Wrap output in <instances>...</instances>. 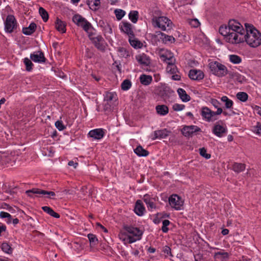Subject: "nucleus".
Here are the masks:
<instances>
[{
	"instance_id": "nucleus-1",
	"label": "nucleus",
	"mask_w": 261,
	"mask_h": 261,
	"mask_svg": "<svg viewBox=\"0 0 261 261\" xmlns=\"http://www.w3.org/2000/svg\"><path fill=\"white\" fill-rule=\"evenodd\" d=\"M245 30L246 29L239 22L230 20L227 25L220 27L219 33L224 37L227 42L231 44H239L243 42Z\"/></svg>"
},
{
	"instance_id": "nucleus-2",
	"label": "nucleus",
	"mask_w": 261,
	"mask_h": 261,
	"mask_svg": "<svg viewBox=\"0 0 261 261\" xmlns=\"http://www.w3.org/2000/svg\"><path fill=\"white\" fill-rule=\"evenodd\" d=\"M246 28L243 42L250 47L255 48L261 45V33L252 24L245 23Z\"/></svg>"
},
{
	"instance_id": "nucleus-3",
	"label": "nucleus",
	"mask_w": 261,
	"mask_h": 261,
	"mask_svg": "<svg viewBox=\"0 0 261 261\" xmlns=\"http://www.w3.org/2000/svg\"><path fill=\"white\" fill-rule=\"evenodd\" d=\"M142 231L137 227L132 226H124L121 230L118 237L124 244H132L141 239Z\"/></svg>"
},
{
	"instance_id": "nucleus-4",
	"label": "nucleus",
	"mask_w": 261,
	"mask_h": 261,
	"mask_svg": "<svg viewBox=\"0 0 261 261\" xmlns=\"http://www.w3.org/2000/svg\"><path fill=\"white\" fill-rule=\"evenodd\" d=\"M152 22L154 27L167 32L171 31L174 26L172 21L166 16L154 17Z\"/></svg>"
},
{
	"instance_id": "nucleus-5",
	"label": "nucleus",
	"mask_w": 261,
	"mask_h": 261,
	"mask_svg": "<svg viewBox=\"0 0 261 261\" xmlns=\"http://www.w3.org/2000/svg\"><path fill=\"white\" fill-rule=\"evenodd\" d=\"M208 67L212 73L218 77L225 76L228 73L227 67L218 61H210Z\"/></svg>"
},
{
	"instance_id": "nucleus-6",
	"label": "nucleus",
	"mask_w": 261,
	"mask_h": 261,
	"mask_svg": "<svg viewBox=\"0 0 261 261\" xmlns=\"http://www.w3.org/2000/svg\"><path fill=\"white\" fill-rule=\"evenodd\" d=\"M72 21L77 26L82 28L87 33H89V31L92 30L91 23L79 14L74 15L72 17Z\"/></svg>"
},
{
	"instance_id": "nucleus-7",
	"label": "nucleus",
	"mask_w": 261,
	"mask_h": 261,
	"mask_svg": "<svg viewBox=\"0 0 261 261\" xmlns=\"http://www.w3.org/2000/svg\"><path fill=\"white\" fill-rule=\"evenodd\" d=\"M169 202L170 205L176 210L181 209L184 204V201L177 195H172L169 198Z\"/></svg>"
},
{
	"instance_id": "nucleus-8",
	"label": "nucleus",
	"mask_w": 261,
	"mask_h": 261,
	"mask_svg": "<svg viewBox=\"0 0 261 261\" xmlns=\"http://www.w3.org/2000/svg\"><path fill=\"white\" fill-rule=\"evenodd\" d=\"M17 28V21L14 16L12 15L7 16L5 22V29L6 32L12 33Z\"/></svg>"
},
{
	"instance_id": "nucleus-9",
	"label": "nucleus",
	"mask_w": 261,
	"mask_h": 261,
	"mask_svg": "<svg viewBox=\"0 0 261 261\" xmlns=\"http://www.w3.org/2000/svg\"><path fill=\"white\" fill-rule=\"evenodd\" d=\"M159 56L161 60L166 62L167 64L175 63V59L174 58L173 54L167 49H161L159 52Z\"/></svg>"
},
{
	"instance_id": "nucleus-10",
	"label": "nucleus",
	"mask_w": 261,
	"mask_h": 261,
	"mask_svg": "<svg viewBox=\"0 0 261 261\" xmlns=\"http://www.w3.org/2000/svg\"><path fill=\"white\" fill-rule=\"evenodd\" d=\"M201 115L203 119L207 122L213 121L217 119L216 118H214V112L206 107L201 108Z\"/></svg>"
},
{
	"instance_id": "nucleus-11",
	"label": "nucleus",
	"mask_w": 261,
	"mask_h": 261,
	"mask_svg": "<svg viewBox=\"0 0 261 261\" xmlns=\"http://www.w3.org/2000/svg\"><path fill=\"white\" fill-rule=\"evenodd\" d=\"M200 131V128L195 125L185 126L181 129L182 134L186 137H191L193 134Z\"/></svg>"
},
{
	"instance_id": "nucleus-12",
	"label": "nucleus",
	"mask_w": 261,
	"mask_h": 261,
	"mask_svg": "<svg viewBox=\"0 0 261 261\" xmlns=\"http://www.w3.org/2000/svg\"><path fill=\"white\" fill-rule=\"evenodd\" d=\"M120 28L122 32L126 34L129 36V38H133L134 37L133 26L130 23L122 21L120 25Z\"/></svg>"
},
{
	"instance_id": "nucleus-13",
	"label": "nucleus",
	"mask_w": 261,
	"mask_h": 261,
	"mask_svg": "<svg viewBox=\"0 0 261 261\" xmlns=\"http://www.w3.org/2000/svg\"><path fill=\"white\" fill-rule=\"evenodd\" d=\"M88 34L90 39L92 41V42L94 44L95 46L98 49H103V47L102 45L103 39L101 36L98 35L95 37L93 36V34L91 32V31H90L89 33H88Z\"/></svg>"
},
{
	"instance_id": "nucleus-14",
	"label": "nucleus",
	"mask_w": 261,
	"mask_h": 261,
	"mask_svg": "<svg viewBox=\"0 0 261 261\" xmlns=\"http://www.w3.org/2000/svg\"><path fill=\"white\" fill-rule=\"evenodd\" d=\"M227 132V128L223 124H220V122H217L213 129V133L218 137H222Z\"/></svg>"
},
{
	"instance_id": "nucleus-15",
	"label": "nucleus",
	"mask_w": 261,
	"mask_h": 261,
	"mask_svg": "<svg viewBox=\"0 0 261 261\" xmlns=\"http://www.w3.org/2000/svg\"><path fill=\"white\" fill-rule=\"evenodd\" d=\"M156 36L160 37V39L164 44H170L175 41V39L172 36L168 35L160 31L156 32Z\"/></svg>"
},
{
	"instance_id": "nucleus-16",
	"label": "nucleus",
	"mask_w": 261,
	"mask_h": 261,
	"mask_svg": "<svg viewBox=\"0 0 261 261\" xmlns=\"http://www.w3.org/2000/svg\"><path fill=\"white\" fill-rule=\"evenodd\" d=\"M30 59L35 62L43 63L45 62L46 59L44 54L41 51H34L30 55Z\"/></svg>"
},
{
	"instance_id": "nucleus-17",
	"label": "nucleus",
	"mask_w": 261,
	"mask_h": 261,
	"mask_svg": "<svg viewBox=\"0 0 261 261\" xmlns=\"http://www.w3.org/2000/svg\"><path fill=\"white\" fill-rule=\"evenodd\" d=\"M135 59L138 63L142 66H148L150 63L149 57L144 53L136 55Z\"/></svg>"
},
{
	"instance_id": "nucleus-18",
	"label": "nucleus",
	"mask_w": 261,
	"mask_h": 261,
	"mask_svg": "<svg viewBox=\"0 0 261 261\" xmlns=\"http://www.w3.org/2000/svg\"><path fill=\"white\" fill-rule=\"evenodd\" d=\"M88 135L89 137L96 140L102 138L105 135L104 130L102 128H97L90 130Z\"/></svg>"
},
{
	"instance_id": "nucleus-19",
	"label": "nucleus",
	"mask_w": 261,
	"mask_h": 261,
	"mask_svg": "<svg viewBox=\"0 0 261 261\" xmlns=\"http://www.w3.org/2000/svg\"><path fill=\"white\" fill-rule=\"evenodd\" d=\"M189 77L193 80H200L204 77V74L200 70L192 69L189 73Z\"/></svg>"
},
{
	"instance_id": "nucleus-20",
	"label": "nucleus",
	"mask_w": 261,
	"mask_h": 261,
	"mask_svg": "<svg viewBox=\"0 0 261 261\" xmlns=\"http://www.w3.org/2000/svg\"><path fill=\"white\" fill-rule=\"evenodd\" d=\"M170 132L166 129H163L154 131L153 133V136L152 138V140H155L156 139H163L165 138L168 136Z\"/></svg>"
},
{
	"instance_id": "nucleus-21",
	"label": "nucleus",
	"mask_w": 261,
	"mask_h": 261,
	"mask_svg": "<svg viewBox=\"0 0 261 261\" xmlns=\"http://www.w3.org/2000/svg\"><path fill=\"white\" fill-rule=\"evenodd\" d=\"M157 114L161 116H165L169 112L168 107L164 105H159L155 107Z\"/></svg>"
},
{
	"instance_id": "nucleus-22",
	"label": "nucleus",
	"mask_w": 261,
	"mask_h": 261,
	"mask_svg": "<svg viewBox=\"0 0 261 261\" xmlns=\"http://www.w3.org/2000/svg\"><path fill=\"white\" fill-rule=\"evenodd\" d=\"M66 23L64 21L57 18L55 22L56 29L61 33H64L66 32Z\"/></svg>"
},
{
	"instance_id": "nucleus-23",
	"label": "nucleus",
	"mask_w": 261,
	"mask_h": 261,
	"mask_svg": "<svg viewBox=\"0 0 261 261\" xmlns=\"http://www.w3.org/2000/svg\"><path fill=\"white\" fill-rule=\"evenodd\" d=\"M134 211L136 214L138 216H142L143 215L145 208L141 200H139L137 201Z\"/></svg>"
},
{
	"instance_id": "nucleus-24",
	"label": "nucleus",
	"mask_w": 261,
	"mask_h": 261,
	"mask_svg": "<svg viewBox=\"0 0 261 261\" xmlns=\"http://www.w3.org/2000/svg\"><path fill=\"white\" fill-rule=\"evenodd\" d=\"M116 100V94L113 92H107L105 96L104 102L107 103H111L114 104L115 101Z\"/></svg>"
},
{
	"instance_id": "nucleus-25",
	"label": "nucleus",
	"mask_w": 261,
	"mask_h": 261,
	"mask_svg": "<svg viewBox=\"0 0 261 261\" xmlns=\"http://www.w3.org/2000/svg\"><path fill=\"white\" fill-rule=\"evenodd\" d=\"M36 27V23L32 22L28 27L23 28L22 29V33L25 35H30L35 31Z\"/></svg>"
},
{
	"instance_id": "nucleus-26",
	"label": "nucleus",
	"mask_w": 261,
	"mask_h": 261,
	"mask_svg": "<svg viewBox=\"0 0 261 261\" xmlns=\"http://www.w3.org/2000/svg\"><path fill=\"white\" fill-rule=\"evenodd\" d=\"M178 94L180 99L185 102H187L190 100V97L188 95L185 90L181 88H179L177 90Z\"/></svg>"
},
{
	"instance_id": "nucleus-27",
	"label": "nucleus",
	"mask_w": 261,
	"mask_h": 261,
	"mask_svg": "<svg viewBox=\"0 0 261 261\" xmlns=\"http://www.w3.org/2000/svg\"><path fill=\"white\" fill-rule=\"evenodd\" d=\"M140 82L144 85H149L152 81V76L150 75L142 74L140 77Z\"/></svg>"
},
{
	"instance_id": "nucleus-28",
	"label": "nucleus",
	"mask_w": 261,
	"mask_h": 261,
	"mask_svg": "<svg viewBox=\"0 0 261 261\" xmlns=\"http://www.w3.org/2000/svg\"><path fill=\"white\" fill-rule=\"evenodd\" d=\"M42 209L43 210L44 212H46L49 215H50L56 218H60V215L59 214H58L57 213L55 212L51 208H50L49 206H43L42 207Z\"/></svg>"
},
{
	"instance_id": "nucleus-29",
	"label": "nucleus",
	"mask_w": 261,
	"mask_h": 261,
	"mask_svg": "<svg viewBox=\"0 0 261 261\" xmlns=\"http://www.w3.org/2000/svg\"><path fill=\"white\" fill-rule=\"evenodd\" d=\"M129 42L135 48H141L143 46V43L138 39L129 38Z\"/></svg>"
},
{
	"instance_id": "nucleus-30",
	"label": "nucleus",
	"mask_w": 261,
	"mask_h": 261,
	"mask_svg": "<svg viewBox=\"0 0 261 261\" xmlns=\"http://www.w3.org/2000/svg\"><path fill=\"white\" fill-rule=\"evenodd\" d=\"M246 168V165L244 164L235 163L232 166L233 170L237 173L243 171Z\"/></svg>"
},
{
	"instance_id": "nucleus-31",
	"label": "nucleus",
	"mask_w": 261,
	"mask_h": 261,
	"mask_svg": "<svg viewBox=\"0 0 261 261\" xmlns=\"http://www.w3.org/2000/svg\"><path fill=\"white\" fill-rule=\"evenodd\" d=\"M119 56L126 58L130 56L129 50L124 47H120L118 48Z\"/></svg>"
},
{
	"instance_id": "nucleus-32",
	"label": "nucleus",
	"mask_w": 261,
	"mask_h": 261,
	"mask_svg": "<svg viewBox=\"0 0 261 261\" xmlns=\"http://www.w3.org/2000/svg\"><path fill=\"white\" fill-rule=\"evenodd\" d=\"M168 65L166 67V71L168 73L172 74H175L177 72V69L175 65V63H169L167 64Z\"/></svg>"
},
{
	"instance_id": "nucleus-33",
	"label": "nucleus",
	"mask_w": 261,
	"mask_h": 261,
	"mask_svg": "<svg viewBox=\"0 0 261 261\" xmlns=\"http://www.w3.org/2000/svg\"><path fill=\"white\" fill-rule=\"evenodd\" d=\"M134 152L139 156H146L148 155V152L142 148V146H138L135 150Z\"/></svg>"
},
{
	"instance_id": "nucleus-34",
	"label": "nucleus",
	"mask_w": 261,
	"mask_h": 261,
	"mask_svg": "<svg viewBox=\"0 0 261 261\" xmlns=\"http://www.w3.org/2000/svg\"><path fill=\"white\" fill-rule=\"evenodd\" d=\"M26 193L30 197H33L32 194L43 195L44 194V190L38 188H33L31 190L27 191Z\"/></svg>"
},
{
	"instance_id": "nucleus-35",
	"label": "nucleus",
	"mask_w": 261,
	"mask_h": 261,
	"mask_svg": "<svg viewBox=\"0 0 261 261\" xmlns=\"http://www.w3.org/2000/svg\"><path fill=\"white\" fill-rule=\"evenodd\" d=\"M228 256V253L224 251L216 252L214 255V257L216 259H221L222 261H224V260L227 258Z\"/></svg>"
},
{
	"instance_id": "nucleus-36",
	"label": "nucleus",
	"mask_w": 261,
	"mask_h": 261,
	"mask_svg": "<svg viewBox=\"0 0 261 261\" xmlns=\"http://www.w3.org/2000/svg\"><path fill=\"white\" fill-rule=\"evenodd\" d=\"M87 4L95 10H97L100 5V0H87Z\"/></svg>"
},
{
	"instance_id": "nucleus-37",
	"label": "nucleus",
	"mask_w": 261,
	"mask_h": 261,
	"mask_svg": "<svg viewBox=\"0 0 261 261\" xmlns=\"http://www.w3.org/2000/svg\"><path fill=\"white\" fill-rule=\"evenodd\" d=\"M221 100L225 102V106L226 109H231L232 107L233 102L229 99L226 96H223L221 98Z\"/></svg>"
},
{
	"instance_id": "nucleus-38",
	"label": "nucleus",
	"mask_w": 261,
	"mask_h": 261,
	"mask_svg": "<svg viewBox=\"0 0 261 261\" xmlns=\"http://www.w3.org/2000/svg\"><path fill=\"white\" fill-rule=\"evenodd\" d=\"M129 19L132 22L135 23L138 19V12L137 11H131L128 14Z\"/></svg>"
},
{
	"instance_id": "nucleus-39",
	"label": "nucleus",
	"mask_w": 261,
	"mask_h": 261,
	"mask_svg": "<svg viewBox=\"0 0 261 261\" xmlns=\"http://www.w3.org/2000/svg\"><path fill=\"white\" fill-rule=\"evenodd\" d=\"M2 250L5 253L8 254H11L13 251V249L10 245L6 242L3 243L1 245Z\"/></svg>"
},
{
	"instance_id": "nucleus-40",
	"label": "nucleus",
	"mask_w": 261,
	"mask_h": 261,
	"mask_svg": "<svg viewBox=\"0 0 261 261\" xmlns=\"http://www.w3.org/2000/svg\"><path fill=\"white\" fill-rule=\"evenodd\" d=\"M0 217L2 219L6 218V222L8 224H10L12 223V218L11 215L7 212H1L0 213Z\"/></svg>"
},
{
	"instance_id": "nucleus-41",
	"label": "nucleus",
	"mask_w": 261,
	"mask_h": 261,
	"mask_svg": "<svg viewBox=\"0 0 261 261\" xmlns=\"http://www.w3.org/2000/svg\"><path fill=\"white\" fill-rule=\"evenodd\" d=\"M229 59L231 63L236 64H239L242 62L241 58L240 56L236 55H229Z\"/></svg>"
},
{
	"instance_id": "nucleus-42",
	"label": "nucleus",
	"mask_w": 261,
	"mask_h": 261,
	"mask_svg": "<svg viewBox=\"0 0 261 261\" xmlns=\"http://www.w3.org/2000/svg\"><path fill=\"white\" fill-rule=\"evenodd\" d=\"M237 98L242 102H245L247 100L248 95L246 92H240L236 95Z\"/></svg>"
},
{
	"instance_id": "nucleus-43",
	"label": "nucleus",
	"mask_w": 261,
	"mask_h": 261,
	"mask_svg": "<svg viewBox=\"0 0 261 261\" xmlns=\"http://www.w3.org/2000/svg\"><path fill=\"white\" fill-rule=\"evenodd\" d=\"M23 63L25 65L26 70L28 71H30L33 69V64L30 59L28 58H25L23 59Z\"/></svg>"
},
{
	"instance_id": "nucleus-44",
	"label": "nucleus",
	"mask_w": 261,
	"mask_h": 261,
	"mask_svg": "<svg viewBox=\"0 0 261 261\" xmlns=\"http://www.w3.org/2000/svg\"><path fill=\"white\" fill-rule=\"evenodd\" d=\"M39 12L43 21L46 22L48 19V14L47 11L42 7H40Z\"/></svg>"
},
{
	"instance_id": "nucleus-45",
	"label": "nucleus",
	"mask_w": 261,
	"mask_h": 261,
	"mask_svg": "<svg viewBox=\"0 0 261 261\" xmlns=\"http://www.w3.org/2000/svg\"><path fill=\"white\" fill-rule=\"evenodd\" d=\"M88 238L89 240L91 245L94 246L97 244V243L98 242V240H97L96 236L93 234H92V233L88 234Z\"/></svg>"
},
{
	"instance_id": "nucleus-46",
	"label": "nucleus",
	"mask_w": 261,
	"mask_h": 261,
	"mask_svg": "<svg viewBox=\"0 0 261 261\" xmlns=\"http://www.w3.org/2000/svg\"><path fill=\"white\" fill-rule=\"evenodd\" d=\"M114 13L117 19L119 20L121 19L125 14V11L121 9H116L114 11Z\"/></svg>"
},
{
	"instance_id": "nucleus-47",
	"label": "nucleus",
	"mask_w": 261,
	"mask_h": 261,
	"mask_svg": "<svg viewBox=\"0 0 261 261\" xmlns=\"http://www.w3.org/2000/svg\"><path fill=\"white\" fill-rule=\"evenodd\" d=\"M132 86L131 82L128 80H125L121 84V88L123 90H128Z\"/></svg>"
},
{
	"instance_id": "nucleus-48",
	"label": "nucleus",
	"mask_w": 261,
	"mask_h": 261,
	"mask_svg": "<svg viewBox=\"0 0 261 261\" xmlns=\"http://www.w3.org/2000/svg\"><path fill=\"white\" fill-rule=\"evenodd\" d=\"M200 154L206 159L211 158V154L206 153V150L204 148L199 149Z\"/></svg>"
},
{
	"instance_id": "nucleus-49",
	"label": "nucleus",
	"mask_w": 261,
	"mask_h": 261,
	"mask_svg": "<svg viewBox=\"0 0 261 261\" xmlns=\"http://www.w3.org/2000/svg\"><path fill=\"white\" fill-rule=\"evenodd\" d=\"M170 221L168 220H164L163 221V226L162 227V230L164 232H167L168 231V228L167 226L169 225Z\"/></svg>"
},
{
	"instance_id": "nucleus-50",
	"label": "nucleus",
	"mask_w": 261,
	"mask_h": 261,
	"mask_svg": "<svg viewBox=\"0 0 261 261\" xmlns=\"http://www.w3.org/2000/svg\"><path fill=\"white\" fill-rule=\"evenodd\" d=\"M185 105L178 103H174L172 106V109L175 111H181L185 108Z\"/></svg>"
},
{
	"instance_id": "nucleus-51",
	"label": "nucleus",
	"mask_w": 261,
	"mask_h": 261,
	"mask_svg": "<svg viewBox=\"0 0 261 261\" xmlns=\"http://www.w3.org/2000/svg\"><path fill=\"white\" fill-rule=\"evenodd\" d=\"M43 195L45 196V197L46 198L53 199V197L56 196V194L53 191H47L44 190V194Z\"/></svg>"
},
{
	"instance_id": "nucleus-52",
	"label": "nucleus",
	"mask_w": 261,
	"mask_h": 261,
	"mask_svg": "<svg viewBox=\"0 0 261 261\" xmlns=\"http://www.w3.org/2000/svg\"><path fill=\"white\" fill-rule=\"evenodd\" d=\"M8 163V160L6 155L4 154H0V166Z\"/></svg>"
},
{
	"instance_id": "nucleus-53",
	"label": "nucleus",
	"mask_w": 261,
	"mask_h": 261,
	"mask_svg": "<svg viewBox=\"0 0 261 261\" xmlns=\"http://www.w3.org/2000/svg\"><path fill=\"white\" fill-rule=\"evenodd\" d=\"M189 24L194 28H197L200 25V22L197 19H192L189 20Z\"/></svg>"
},
{
	"instance_id": "nucleus-54",
	"label": "nucleus",
	"mask_w": 261,
	"mask_h": 261,
	"mask_svg": "<svg viewBox=\"0 0 261 261\" xmlns=\"http://www.w3.org/2000/svg\"><path fill=\"white\" fill-rule=\"evenodd\" d=\"M56 127L59 129V130L61 131L64 130L65 128V125L63 124L62 121H57L55 123Z\"/></svg>"
},
{
	"instance_id": "nucleus-55",
	"label": "nucleus",
	"mask_w": 261,
	"mask_h": 261,
	"mask_svg": "<svg viewBox=\"0 0 261 261\" xmlns=\"http://www.w3.org/2000/svg\"><path fill=\"white\" fill-rule=\"evenodd\" d=\"M153 201L154 199H153L152 200H151L150 201H149V202H148L147 204H146L149 210L151 211L155 208V205Z\"/></svg>"
},
{
	"instance_id": "nucleus-56",
	"label": "nucleus",
	"mask_w": 261,
	"mask_h": 261,
	"mask_svg": "<svg viewBox=\"0 0 261 261\" xmlns=\"http://www.w3.org/2000/svg\"><path fill=\"white\" fill-rule=\"evenodd\" d=\"M163 251L167 255H169V256H172V255L171 254V248L169 247L166 246L164 248Z\"/></svg>"
},
{
	"instance_id": "nucleus-57",
	"label": "nucleus",
	"mask_w": 261,
	"mask_h": 261,
	"mask_svg": "<svg viewBox=\"0 0 261 261\" xmlns=\"http://www.w3.org/2000/svg\"><path fill=\"white\" fill-rule=\"evenodd\" d=\"M211 103L216 108H218L221 105L219 101L215 99H212L211 100Z\"/></svg>"
},
{
	"instance_id": "nucleus-58",
	"label": "nucleus",
	"mask_w": 261,
	"mask_h": 261,
	"mask_svg": "<svg viewBox=\"0 0 261 261\" xmlns=\"http://www.w3.org/2000/svg\"><path fill=\"white\" fill-rule=\"evenodd\" d=\"M114 104L110 103V102H109V103H107V102H104V110L105 111H107V110L111 109V107Z\"/></svg>"
},
{
	"instance_id": "nucleus-59",
	"label": "nucleus",
	"mask_w": 261,
	"mask_h": 261,
	"mask_svg": "<svg viewBox=\"0 0 261 261\" xmlns=\"http://www.w3.org/2000/svg\"><path fill=\"white\" fill-rule=\"evenodd\" d=\"M152 198H150L148 195H145L144 196L143 200L146 204H147L149 201L151 200H152Z\"/></svg>"
},
{
	"instance_id": "nucleus-60",
	"label": "nucleus",
	"mask_w": 261,
	"mask_h": 261,
	"mask_svg": "<svg viewBox=\"0 0 261 261\" xmlns=\"http://www.w3.org/2000/svg\"><path fill=\"white\" fill-rule=\"evenodd\" d=\"M172 79L175 81H179L180 79V76L176 73L175 74H172Z\"/></svg>"
},
{
	"instance_id": "nucleus-61",
	"label": "nucleus",
	"mask_w": 261,
	"mask_h": 261,
	"mask_svg": "<svg viewBox=\"0 0 261 261\" xmlns=\"http://www.w3.org/2000/svg\"><path fill=\"white\" fill-rule=\"evenodd\" d=\"M217 109V111L214 112V118H215V116L216 115H220L223 112L222 109L220 107Z\"/></svg>"
},
{
	"instance_id": "nucleus-62",
	"label": "nucleus",
	"mask_w": 261,
	"mask_h": 261,
	"mask_svg": "<svg viewBox=\"0 0 261 261\" xmlns=\"http://www.w3.org/2000/svg\"><path fill=\"white\" fill-rule=\"evenodd\" d=\"M78 165L77 163L74 162L73 161H70L68 162V165L70 166H73L74 168H76Z\"/></svg>"
},
{
	"instance_id": "nucleus-63",
	"label": "nucleus",
	"mask_w": 261,
	"mask_h": 261,
	"mask_svg": "<svg viewBox=\"0 0 261 261\" xmlns=\"http://www.w3.org/2000/svg\"><path fill=\"white\" fill-rule=\"evenodd\" d=\"M254 132L256 134L261 135V128L258 126H256L254 128Z\"/></svg>"
},
{
	"instance_id": "nucleus-64",
	"label": "nucleus",
	"mask_w": 261,
	"mask_h": 261,
	"mask_svg": "<svg viewBox=\"0 0 261 261\" xmlns=\"http://www.w3.org/2000/svg\"><path fill=\"white\" fill-rule=\"evenodd\" d=\"M96 225L97 226H99L101 229H102L104 232H108V230L99 223H97Z\"/></svg>"
}]
</instances>
